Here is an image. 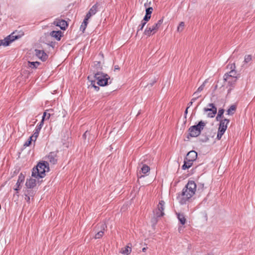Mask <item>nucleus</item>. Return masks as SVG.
<instances>
[{
    "instance_id": "f257e3e1",
    "label": "nucleus",
    "mask_w": 255,
    "mask_h": 255,
    "mask_svg": "<svg viewBox=\"0 0 255 255\" xmlns=\"http://www.w3.org/2000/svg\"><path fill=\"white\" fill-rule=\"evenodd\" d=\"M196 187V184L194 181H188L181 194L178 196L181 204H185L191 199L195 193Z\"/></svg>"
},
{
    "instance_id": "f03ea898",
    "label": "nucleus",
    "mask_w": 255,
    "mask_h": 255,
    "mask_svg": "<svg viewBox=\"0 0 255 255\" xmlns=\"http://www.w3.org/2000/svg\"><path fill=\"white\" fill-rule=\"evenodd\" d=\"M206 125V122L200 121L197 125L190 127L188 129L189 133L187 136L188 139H189L190 137H196L198 136L201 134Z\"/></svg>"
},
{
    "instance_id": "7ed1b4c3",
    "label": "nucleus",
    "mask_w": 255,
    "mask_h": 255,
    "mask_svg": "<svg viewBox=\"0 0 255 255\" xmlns=\"http://www.w3.org/2000/svg\"><path fill=\"white\" fill-rule=\"evenodd\" d=\"M48 165L46 162L39 163L35 167L32 169V176L36 178H43L45 175V168Z\"/></svg>"
},
{
    "instance_id": "20e7f679",
    "label": "nucleus",
    "mask_w": 255,
    "mask_h": 255,
    "mask_svg": "<svg viewBox=\"0 0 255 255\" xmlns=\"http://www.w3.org/2000/svg\"><path fill=\"white\" fill-rule=\"evenodd\" d=\"M236 68L235 63L231 65V70L229 72L226 73L224 76V79L228 82L229 84L233 86L237 81L238 78V74L237 71L235 70Z\"/></svg>"
},
{
    "instance_id": "39448f33",
    "label": "nucleus",
    "mask_w": 255,
    "mask_h": 255,
    "mask_svg": "<svg viewBox=\"0 0 255 255\" xmlns=\"http://www.w3.org/2000/svg\"><path fill=\"white\" fill-rule=\"evenodd\" d=\"M17 31H14L10 35L6 36L3 39L0 40V46H8L12 42L16 39H18L24 35V33L21 32L20 34H16ZM20 33V32H19Z\"/></svg>"
},
{
    "instance_id": "423d86ee",
    "label": "nucleus",
    "mask_w": 255,
    "mask_h": 255,
    "mask_svg": "<svg viewBox=\"0 0 255 255\" xmlns=\"http://www.w3.org/2000/svg\"><path fill=\"white\" fill-rule=\"evenodd\" d=\"M94 77L98 81L97 84L100 86H105L112 83V79H110V76L102 72L95 74Z\"/></svg>"
},
{
    "instance_id": "0eeeda50",
    "label": "nucleus",
    "mask_w": 255,
    "mask_h": 255,
    "mask_svg": "<svg viewBox=\"0 0 255 255\" xmlns=\"http://www.w3.org/2000/svg\"><path fill=\"white\" fill-rule=\"evenodd\" d=\"M220 121L219 126L218 130L217 138L218 140L221 139L222 135L224 134L227 128V125L229 123V119H224Z\"/></svg>"
},
{
    "instance_id": "6e6552de",
    "label": "nucleus",
    "mask_w": 255,
    "mask_h": 255,
    "mask_svg": "<svg viewBox=\"0 0 255 255\" xmlns=\"http://www.w3.org/2000/svg\"><path fill=\"white\" fill-rule=\"evenodd\" d=\"M106 228L107 226L105 223H101L98 224L96 227L97 233L95 236V239H98L101 238L104 234Z\"/></svg>"
},
{
    "instance_id": "1a4fd4ad",
    "label": "nucleus",
    "mask_w": 255,
    "mask_h": 255,
    "mask_svg": "<svg viewBox=\"0 0 255 255\" xmlns=\"http://www.w3.org/2000/svg\"><path fill=\"white\" fill-rule=\"evenodd\" d=\"M209 108H204L203 111L204 112H208L207 116L209 118H213L215 117L217 113V108L215 107L214 104L210 103L208 105Z\"/></svg>"
},
{
    "instance_id": "9d476101",
    "label": "nucleus",
    "mask_w": 255,
    "mask_h": 255,
    "mask_svg": "<svg viewBox=\"0 0 255 255\" xmlns=\"http://www.w3.org/2000/svg\"><path fill=\"white\" fill-rule=\"evenodd\" d=\"M165 202L163 200L159 201L157 209L155 212L156 218H161L164 215V210Z\"/></svg>"
},
{
    "instance_id": "9b49d317",
    "label": "nucleus",
    "mask_w": 255,
    "mask_h": 255,
    "mask_svg": "<svg viewBox=\"0 0 255 255\" xmlns=\"http://www.w3.org/2000/svg\"><path fill=\"white\" fill-rule=\"evenodd\" d=\"M157 27H155V25L154 24L151 26L147 27L144 31V34L147 37L155 34L158 30Z\"/></svg>"
},
{
    "instance_id": "f8f14e48",
    "label": "nucleus",
    "mask_w": 255,
    "mask_h": 255,
    "mask_svg": "<svg viewBox=\"0 0 255 255\" xmlns=\"http://www.w3.org/2000/svg\"><path fill=\"white\" fill-rule=\"evenodd\" d=\"M101 3L97 2L92 7L89 9V11L86 14L89 17L91 18L92 16L94 15L100 8Z\"/></svg>"
},
{
    "instance_id": "ddd939ff",
    "label": "nucleus",
    "mask_w": 255,
    "mask_h": 255,
    "mask_svg": "<svg viewBox=\"0 0 255 255\" xmlns=\"http://www.w3.org/2000/svg\"><path fill=\"white\" fill-rule=\"evenodd\" d=\"M58 151L50 152L47 156V158L49 161L52 164H55L57 163L58 160L57 153Z\"/></svg>"
},
{
    "instance_id": "4468645a",
    "label": "nucleus",
    "mask_w": 255,
    "mask_h": 255,
    "mask_svg": "<svg viewBox=\"0 0 255 255\" xmlns=\"http://www.w3.org/2000/svg\"><path fill=\"white\" fill-rule=\"evenodd\" d=\"M35 54L36 56L42 61H45L48 57V55L44 50L35 49Z\"/></svg>"
},
{
    "instance_id": "2eb2a0df",
    "label": "nucleus",
    "mask_w": 255,
    "mask_h": 255,
    "mask_svg": "<svg viewBox=\"0 0 255 255\" xmlns=\"http://www.w3.org/2000/svg\"><path fill=\"white\" fill-rule=\"evenodd\" d=\"M24 175L22 173H21L18 176V180L15 186V188H14V190L16 191V193H18V191L21 187V184L24 182Z\"/></svg>"
},
{
    "instance_id": "dca6fc26",
    "label": "nucleus",
    "mask_w": 255,
    "mask_h": 255,
    "mask_svg": "<svg viewBox=\"0 0 255 255\" xmlns=\"http://www.w3.org/2000/svg\"><path fill=\"white\" fill-rule=\"evenodd\" d=\"M54 23L58 26H59L62 30H65L68 27V23L66 21L63 19L57 18Z\"/></svg>"
},
{
    "instance_id": "f3484780",
    "label": "nucleus",
    "mask_w": 255,
    "mask_h": 255,
    "mask_svg": "<svg viewBox=\"0 0 255 255\" xmlns=\"http://www.w3.org/2000/svg\"><path fill=\"white\" fill-rule=\"evenodd\" d=\"M197 157V153L194 150H191L188 152L185 158L186 160H190L194 161Z\"/></svg>"
},
{
    "instance_id": "a211bd4d",
    "label": "nucleus",
    "mask_w": 255,
    "mask_h": 255,
    "mask_svg": "<svg viewBox=\"0 0 255 255\" xmlns=\"http://www.w3.org/2000/svg\"><path fill=\"white\" fill-rule=\"evenodd\" d=\"M36 185V180L33 178H29V179H27L25 186L26 188H33Z\"/></svg>"
},
{
    "instance_id": "6ab92c4d",
    "label": "nucleus",
    "mask_w": 255,
    "mask_h": 255,
    "mask_svg": "<svg viewBox=\"0 0 255 255\" xmlns=\"http://www.w3.org/2000/svg\"><path fill=\"white\" fill-rule=\"evenodd\" d=\"M131 245L130 244H128V245L124 248L121 249V251L120 253L124 255H128L131 252Z\"/></svg>"
},
{
    "instance_id": "aec40b11",
    "label": "nucleus",
    "mask_w": 255,
    "mask_h": 255,
    "mask_svg": "<svg viewBox=\"0 0 255 255\" xmlns=\"http://www.w3.org/2000/svg\"><path fill=\"white\" fill-rule=\"evenodd\" d=\"M50 35L54 37L57 40L59 41L62 37V32L60 30L52 31L50 33Z\"/></svg>"
},
{
    "instance_id": "412c9836",
    "label": "nucleus",
    "mask_w": 255,
    "mask_h": 255,
    "mask_svg": "<svg viewBox=\"0 0 255 255\" xmlns=\"http://www.w3.org/2000/svg\"><path fill=\"white\" fill-rule=\"evenodd\" d=\"M177 218L180 223L182 225H184L186 222V219L183 213H176Z\"/></svg>"
},
{
    "instance_id": "4be33fe9",
    "label": "nucleus",
    "mask_w": 255,
    "mask_h": 255,
    "mask_svg": "<svg viewBox=\"0 0 255 255\" xmlns=\"http://www.w3.org/2000/svg\"><path fill=\"white\" fill-rule=\"evenodd\" d=\"M35 194V191L33 190V188H27L24 192L25 196H30L33 197Z\"/></svg>"
},
{
    "instance_id": "5701e85b",
    "label": "nucleus",
    "mask_w": 255,
    "mask_h": 255,
    "mask_svg": "<svg viewBox=\"0 0 255 255\" xmlns=\"http://www.w3.org/2000/svg\"><path fill=\"white\" fill-rule=\"evenodd\" d=\"M237 106L235 105H231L229 109L227 110V114L229 115H232L236 111Z\"/></svg>"
},
{
    "instance_id": "b1692460",
    "label": "nucleus",
    "mask_w": 255,
    "mask_h": 255,
    "mask_svg": "<svg viewBox=\"0 0 255 255\" xmlns=\"http://www.w3.org/2000/svg\"><path fill=\"white\" fill-rule=\"evenodd\" d=\"M40 62H28V67L31 68L32 69H35L37 67L38 65H40Z\"/></svg>"
},
{
    "instance_id": "393cba45",
    "label": "nucleus",
    "mask_w": 255,
    "mask_h": 255,
    "mask_svg": "<svg viewBox=\"0 0 255 255\" xmlns=\"http://www.w3.org/2000/svg\"><path fill=\"white\" fill-rule=\"evenodd\" d=\"M224 113V110L223 109H220L219 110L218 115L216 118V119L217 121H219L222 120L221 119L223 118Z\"/></svg>"
},
{
    "instance_id": "a878e982",
    "label": "nucleus",
    "mask_w": 255,
    "mask_h": 255,
    "mask_svg": "<svg viewBox=\"0 0 255 255\" xmlns=\"http://www.w3.org/2000/svg\"><path fill=\"white\" fill-rule=\"evenodd\" d=\"M41 129V128L36 127L34 133L31 135L33 138H34V141H35L36 140V138L39 135V133Z\"/></svg>"
},
{
    "instance_id": "bb28decb",
    "label": "nucleus",
    "mask_w": 255,
    "mask_h": 255,
    "mask_svg": "<svg viewBox=\"0 0 255 255\" xmlns=\"http://www.w3.org/2000/svg\"><path fill=\"white\" fill-rule=\"evenodd\" d=\"M150 170V168L146 164H143L142 167L141 168V171L143 174H146Z\"/></svg>"
},
{
    "instance_id": "cd10ccee",
    "label": "nucleus",
    "mask_w": 255,
    "mask_h": 255,
    "mask_svg": "<svg viewBox=\"0 0 255 255\" xmlns=\"http://www.w3.org/2000/svg\"><path fill=\"white\" fill-rule=\"evenodd\" d=\"M146 24V22L142 21H141V23L138 25V26L137 27L136 35L138 34L139 31L142 30L144 26Z\"/></svg>"
},
{
    "instance_id": "c85d7f7f",
    "label": "nucleus",
    "mask_w": 255,
    "mask_h": 255,
    "mask_svg": "<svg viewBox=\"0 0 255 255\" xmlns=\"http://www.w3.org/2000/svg\"><path fill=\"white\" fill-rule=\"evenodd\" d=\"M46 112H45L43 113V115L42 116V119L41 122L36 126V127L40 128H42V127L43 125L44 120L46 118Z\"/></svg>"
},
{
    "instance_id": "c756f323",
    "label": "nucleus",
    "mask_w": 255,
    "mask_h": 255,
    "mask_svg": "<svg viewBox=\"0 0 255 255\" xmlns=\"http://www.w3.org/2000/svg\"><path fill=\"white\" fill-rule=\"evenodd\" d=\"M206 81H205L197 90V91L194 92L193 95H196L198 93L201 92L204 89L205 86Z\"/></svg>"
},
{
    "instance_id": "7c9ffc66",
    "label": "nucleus",
    "mask_w": 255,
    "mask_h": 255,
    "mask_svg": "<svg viewBox=\"0 0 255 255\" xmlns=\"http://www.w3.org/2000/svg\"><path fill=\"white\" fill-rule=\"evenodd\" d=\"M33 137L32 136H30L28 139V140L24 143L23 146L24 147H26L27 146H29L31 144L32 141L34 140L33 139Z\"/></svg>"
},
{
    "instance_id": "2f4dec72",
    "label": "nucleus",
    "mask_w": 255,
    "mask_h": 255,
    "mask_svg": "<svg viewBox=\"0 0 255 255\" xmlns=\"http://www.w3.org/2000/svg\"><path fill=\"white\" fill-rule=\"evenodd\" d=\"M185 24L184 22H180L179 25L177 27V31L178 32H182L184 28Z\"/></svg>"
},
{
    "instance_id": "473e14b6",
    "label": "nucleus",
    "mask_w": 255,
    "mask_h": 255,
    "mask_svg": "<svg viewBox=\"0 0 255 255\" xmlns=\"http://www.w3.org/2000/svg\"><path fill=\"white\" fill-rule=\"evenodd\" d=\"M252 56L251 55H247L245 56L244 62L245 64H247L252 61Z\"/></svg>"
},
{
    "instance_id": "72a5a7b5",
    "label": "nucleus",
    "mask_w": 255,
    "mask_h": 255,
    "mask_svg": "<svg viewBox=\"0 0 255 255\" xmlns=\"http://www.w3.org/2000/svg\"><path fill=\"white\" fill-rule=\"evenodd\" d=\"M152 11H153V8L152 7H148L146 8L145 9V12H146L145 14L151 16V14Z\"/></svg>"
},
{
    "instance_id": "f704fd0d",
    "label": "nucleus",
    "mask_w": 255,
    "mask_h": 255,
    "mask_svg": "<svg viewBox=\"0 0 255 255\" xmlns=\"http://www.w3.org/2000/svg\"><path fill=\"white\" fill-rule=\"evenodd\" d=\"M164 17H162L160 19H159L157 23H155V27H157L158 28L160 27L161 25L163 23Z\"/></svg>"
},
{
    "instance_id": "c9c22d12",
    "label": "nucleus",
    "mask_w": 255,
    "mask_h": 255,
    "mask_svg": "<svg viewBox=\"0 0 255 255\" xmlns=\"http://www.w3.org/2000/svg\"><path fill=\"white\" fill-rule=\"evenodd\" d=\"M202 136H204V137L200 139V141H201L202 142H206L209 140V138L208 136L204 135V134H203Z\"/></svg>"
},
{
    "instance_id": "e433bc0d",
    "label": "nucleus",
    "mask_w": 255,
    "mask_h": 255,
    "mask_svg": "<svg viewBox=\"0 0 255 255\" xmlns=\"http://www.w3.org/2000/svg\"><path fill=\"white\" fill-rule=\"evenodd\" d=\"M90 18V17H89L88 15H86L82 23H83V24H84V25H86L87 26L88 23V20Z\"/></svg>"
},
{
    "instance_id": "4c0bfd02",
    "label": "nucleus",
    "mask_w": 255,
    "mask_h": 255,
    "mask_svg": "<svg viewBox=\"0 0 255 255\" xmlns=\"http://www.w3.org/2000/svg\"><path fill=\"white\" fill-rule=\"evenodd\" d=\"M184 162H186V163L187 164L188 167H191L193 165V161H191L190 160H186V158H185Z\"/></svg>"
},
{
    "instance_id": "58836bf2",
    "label": "nucleus",
    "mask_w": 255,
    "mask_h": 255,
    "mask_svg": "<svg viewBox=\"0 0 255 255\" xmlns=\"http://www.w3.org/2000/svg\"><path fill=\"white\" fill-rule=\"evenodd\" d=\"M151 16L145 14L143 19L142 20V21L147 22L150 19Z\"/></svg>"
},
{
    "instance_id": "ea45409f",
    "label": "nucleus",
    "mask_w": 255,
    "mask_h": 255,
    "mask_svg": "<svg viewBox=\"0 0 255 255\" xmlns=\"http://www.w3.org/2000/svg\"><path fill=\"white\" fill-rule=\"evenodd\" d=\"M87 25H84V24L82 23L81 24V26H80V29L81 31H82V32H84L86 27H87Z\"/></svg>"
},
{
    "instance_id": "a19ab883",
    "label": "nucleus",
    "mask_w": 255,
    "mask_h": 255,
    "mask_svg": "<svg viewBox=\"0 0 255 255\" xmlns=\"http://www.w3.org/2000/svg\"><path fill=\"white\" fill-rule=\"evenodd\" d=\"M189 168H190V167H188L187 164L186 163V162H184V164L182 166V169L183 170H185V169H188Z\"/></svg>"
},
{
    "instance_id": "79ce46f5",
    "label": "nucleus",
    "mask_w": 255,
    "mask_h": 255,
    "mask_svg": "<svg viewBox=\"0 0 255 255\" xmlns=\"http://www.w3.org/2000/svg\"><path fill=\"white\" fill-rule=\"evenodd\" d=\"M93 83H95V81H92L91 84H93ZM93 87L97 91H99V90L100 89L99 87L95 85V84H93Z\"/></svg>"
},
{
    "instance_id": "37998d69",
    "label": "nucleus",
    "mask_w": 255,
    "mask_h": 255,
    "mask_svg": "<svg viewBox=\"0 0 255 255\" xmlns=\"http://www.w3.org/2000/svg\"><path fill=\"white\" fill-rule=\"evenodd\" d=\"M151 4V1H149V2H147V1L146 2H145V3H144V7L146 8H147V7H150V5Z\"/></svg>"
},
{
    "instance_id": "c03bdc74",
    "label": "nucleus",
    "mask_w": 255,
    "mask_h": 255,
    "mask_svg": "<svg viewBox=\"0 0 255 255\" xmlns=\"http://www.w3.org/2000/svg\"><path fill=\"white\" fill-rule=\"evenodd\" d=\"M30 196H25V200L27 203H30Z\"/></svg>"
},
{
    "instance_id": "a18cd8bd",
    "label": "nucleus",
    "mask_w": 255,
    "mask_h": 255,
    "mask_svg": "<svg viewBox=\"0 0 255 255\" xmlns=\"http://www.w3.org/2000/svg\"><path fill=\"white\" fill-rule=\"evenodd\" d=\"M200 96H197L196 97H194L191 99V101L194 102H195Z\"/></svg>"
},
{
    "instance_id": "49530a36",
    "label": "nucleus",
    "mask_w": 255,
    "mask_h": 255,
    "mask_svg": "<svg viewBox=\"0 0 255 255\" xmlns=\"http://www.w3.org/2000/svg\"><path fill=\"white\" fill-rule=\"evenodd\" d=\"M188 108H189V107H187V108H186V110H185V111L184 115H185V117H186V115H187V113H188Z\"/></svg>"
},
{
    "instance_id": "de8ad7c7",
    "label": "nucleus",
    "mask_w": 255,
    "mask_h": 255,
    "mask_svg": "<svg viewBox=\"0 0 255 255\" xmlns=\"http://www.w3.org/2000/svg\"><path fill=\"white\" fill-rule=\"evenodd\" d=\"M120 67L119 66V65H115V66H114L115 70H119V69H120Z\"/></svg>"
},
{
    "instance_id": "09e8293b",
    "label": "nucleus",
    "mask_w": 255,
    "mask_h": 255,
    "mask_svg": "<svg viewBox=\"0 0 255 255\" xmlns=\"http://www.w3.org/2000/svg\"><path fill=\"white\" fill-rule=\"evenodd\" d=\"M193 102L192 101H191L188 104V107H189V108L193 104Z\"/></svg>"
},
{
    "instance_id": "8fccbe9b",
    "label": "nucleus",
    "mask_w": 255,
    "mask_h": 255,
    "mask_svg": "<svg viewBox=\"0 0 255 255\" xmlns=\"http://www.w3.org/2000/svg\"><path fill=\"white\" fill-rule=\"evenodd\" d=\"M46 119H49L50 118V114H49V113L47 114L46 113Z\"/></svg>"
},
{
    "instance_id": "3c124183",
    "label": "nucleus",
    "mask_w": 255,
    "mask_h": 255,
    "mask_svg": "<svg viewBox=\"0 0 255 255\" xmlns=\"http://www.w3.org/2000/svg\"><path fill=\"white\" fill-rule=\"evenodd\" d=\"M142 252H145L146 251V248H143L142 249Z\"/></svg>"
},
{
    "instance_id": "603ef678",
    "label": "nucleus",
    "mask_w": 255,
    "mask_h": 255,
    "mask_svg": "<svg viewBox=\"0 0 255 255\" xmlns=\"http://www.w3.org/2000/svg\"><path fill=\"white\" fill-rule=\"evenodd\" d=\"M86 133H87V131H86V132L84 133V134L83 135V137H86Z\"/></svg>"
},
{
    "instance_id": "864d4df0",
    "label": "nucleus",
    "mask_w": 255,
    "mask_h": 255,
    "mask_svg": "<svg viewBox=\"0 0 255 255\" xmlns=\"http://www.w3.org/2000/svg\"><path fill=\"white\" fill-rule=\"evenodd\" d=\"M181 229H182V227H179L178 228V230H179V232L180 231V230H181Z\"/></svg>"
},
{
    "instance_id": "5fc2aeb1",
    "label": "nucleus",
    "mask_w": 255,
    "mask_h": 255,
    "mask_svg": "<svg viewBox=\"0 0 255 255\" xmlns=\"http://www.w3.org/2000/svg\"><path fill=\"white\" fill-rule=\"evenodd\" d=\"M201 186H202V187L203 188V186H204V184H201Z\"/></svg>"
},
{
    "instance_id": "6e6d98bb",
    "label": "nucleus",
    "mask_w": 255,
    "mask_h": 255,
    "mask_svg": "<svg viewBox=\"0 0 255 255\" xmlns=\"http://www.w3.org/2000/svg\"><path fill=\"white\" fill-rule=\"evenodd\" d=\"M52 111V110L51 109H49V110H48L47 111Z\"/></svg>"
}]
</instances>
